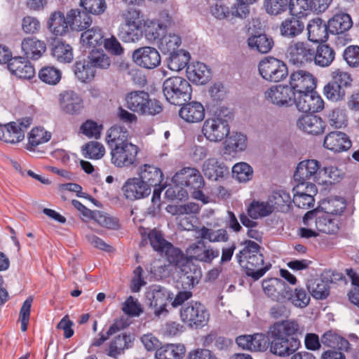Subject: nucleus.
Here are the masks:
<instances>
[{"instance_id": "nucleus-1", "label": "nucleus", "mask_w": 359, "mask_h": 359, "mask_svg": "<svg viewBox=\"0 0 359 359\" xmlns=\"http://www.w3.org/2000/svg\"><path fill=\"white\" fill-rule=\"evenodd\" d=\"M299 325L294 320H285L273 324L269 331V351L279 357H287L299 347Z\"/></svg>"}, {"instance_id": "nucleus-2", "label": "nucleus", "mask_w": 359, "mask_h": 359, "mask_svg": "<svg viewBox=\"0 0 359 359\" xmlns=\"http://www.w3.org/2000/svg\"><path fill=\"white\" fill-rule=\"evenodd\" d=\"M172 181L177 186V194H175V190L172 191L175 198L182 200L187 198L189 192L194 198L203 203L208 202V198L203 192L205 181L198 169L184 167L175 173Z\"/></svg>"}, {"instance_id": "nucleus-3", "label": "nucleus", "mask_w": 359, "mask_h": 359, "mask_svg": "<svg viewBox=\"0 0 359 359\" xmlns=\"http://www.w3.org/2000/svg\"><path fill=\"white\" fill-rule=\"evenodd\" d=\"M260 249L261 247L257 243L246 241L244 243V248L236 256L246 275L254 280L262 278L271 267L270 263L264 264V256Z\"/></svg>"}, {"instance_id": "nucleus-4", "label": "nucleus", "mask_w": 359, "mask_h": 359, "mask_svg": "<svg viewBox=\"0 0 359 359\" xmlns=\"http://www.w3.org/2000/svg\"><path fill=\"white\" fill-rule=\"evenodd\" d=\"M233 117L227 107H219L211 117L203 122L201 133L205 139L211 142H219L226 139L230 133L229 121Z\"/></svg>"}, {"instance_id": "nucleus-5", "label": "nucleus", "mask_w": 359, "mask_h": 359, "mask_svg": "<svg viewBox=\"0 0 359 359\" xmlns=\"http://www.w3.org/2000/svg\"><path fill=\"white\" fill-rule=\"evenodd\" d=\"M121 22L117 35L124 43H135L143 36L142 22L140 11L129 8L120 12Z\"/></svg>"}, {"instance_id": "nucleus-6", "label": "nucleus", "mask_w": 359, "mask_h": 359, "mask_svg": "<svg viewBox=\"0 0 359 359\" xmlns=\"http://www.w3.org/2000/svg\"><path fill=\"white\" fill-rule=\"evenodd\" d=\"M126 107L134 113L144 116H155L163 111V105L156 100L150 99L148 93L134 90L126 95Z\"/></svg>"}, {"instance_id": "nucleus-7", "label": "nucleus", "mask_w": 359, "mask_h": 359, "mask_svg": "<svg viewBox=\"0 0 359 359\" xmlns=\"http://www.w3.org/2000/svg\"><path fill=\"white\" fill-rule=\"evenodd\" d=\"M163 92L170 104L181 105L191 100L192 88L185 79L180 76H171L164 81Z\"/></svg>"}, {"instance_id": "nucleus-8", "label": "nucleus", "mask_w": 359, "mask_h": 359, "mask_svg": "<svg viewBox=\"0 0 359 359\" xmlns=\"http://www.w3.org/2000/svg\"><path fill=\"white\" fill-rule=\"evenodd\" d=\"M182 321L188 327L194 329L205 326L210 319V313L205 305L197 301H191L184 304L180 311Z\"/></svg>"}, {"instance_id": "nucleus-9", "label": "nucleus", "mask_w": 359, "mask_h": 359, "mask_svg": "<svg viewBox=\"0 0 359 359\" xmlns=\"http://www.w3.org/2000/svg\"><path fill=\"white\" fill-rule=\"evenodd\" d=\"M258 71L263 79L271 83L282 81L288 75L287 65L271 56L265 57L259 62Z\"/></svg>"}, {"instance_id": "nucleus-10", "label": "nucleus", "mask_w": 359, "mask_h": 359, "mask_svg": "<svg viewBox=\"0 0 359 359\" xmlns=\"http://www.w3.org/2000/svg\"><path fill=\"white\" fill-rule=\"evenodd\" d=\"M313 49V46L307 41H292L287 48L286 57L291 65L303 67L311 63Z\"/></svg>"}, {"instance_id": "nucleus-11", "label": "nucleus", "mask_w": 359, "mask_h": 359, "mask_svg": "<svg viewBox=\"0 0 359 359\" xmlns=\"http://www.w3.org/2000/svg\"><path fill=\"white\" fill-rule=\"evenodd\" d=\"M32 123V119L30 117H25L6 124L0 123V140L11 144L21 142Z\"/></svg>"}, {"instance_id": "nucleus-12", "label": "nucleus", "mask_w": 359, "mask_h": 359, "mask_svg": "<svg viewBox=\"0 0 359 359\" xmlns=\"http://www.w3.org/2000/svg\"><path fill=\"white\" fill-rule=\"evenodd\" d=\"M139 147L130 142L111 149V161L117 168H128L137 163Z\"/></svg>"}, {"instance_id": "nucleus-13", "label": "nucleus", "mask_w": 359, "mask_h": 359, "mask_svg": "<svg viewBox=\"0 0 359 359\" xmlns=\"http://www.w3.org/2000/svg\"><path fill=\"white\" fill-rule=\"evenodd\" d=\"M332 217L327 214L317 216L314 211H309L304 215L303 222L305 226H315V229L319 232L334 234L339 229V221Z\"/></svg>"}, {"instance_id": "nucleus-14", "label": "nucleus", "mask_w": 359, "mask_h": 359, "mask_svg": "<svg viewBox=\"0 0 359 359\" xmlns=\"http://www.w3.org/2000/svg\"><path fill=\"white\" fill-rule=\"evenodd\" d=\"M322 170L320 164L317 160L311 159L301 161L296 168L294 179L297 182L302 184L307 180H313L319 184L327 183L326 179H321Z\"/></svg>"}, {"instance_id": "nucleus-15", "label": "nucleus", "mask_w": 359, "mask_h": 359, "mask_svg": "<svg viewBox=\"0 0 359 359\" xmlns=\"http://www.w3.org/2000/svg\"><path fill=\"white\" fill-rule=\"evenodd\" d=\"M185 252L191 261L212 264L219 255V250L211 245H206L203 241H198L188 246Z\"/></svg>"}, {"instance_id": "nucleus-16", "label": "nucleus", "mask_w": 359, "mask_h": 359, "mask_svg": "<svg viewBox=\"0 0 359 359\" xmlns=\"http://www.w3.org/2000/svg\"><path fill=\"white\" fill-rule=\"evenodd\" d=\"M294 104L299 111L309 114L318 112L324 108V101L315 90L294 94Z\"/></svg>"}, {"instance_id": "nucleus-17", "label": "nucleus", "mask_w": 359, "mask_h": 359, "mask_svg": "<svg viewBox=\"0 0 359 359\" xmlns=\"http://www.w3.org/2000/svg\"><path fill=\"white\" fill-rule=\"evenodd\" d=\"M290 88L295 95L311 92L317 85V79L311 72L305 70L293 72L290 76Z\"/></svg>"}, {"instance_id": "nucleus-18", "label": "nucleus", "mask_w": 359, "mask_h": 359, "mask_svg": "<svg viewBox=\"0 0 359 359\" xmlns=\"http://www.w3.org/2000/svg\"><path fill=\"white\" fill-rule=\"evenodd\" d=\"M135 63L142 68L152 69L161 64V55L158 51L151 46H144L135 50L133 53Z\"/></svg>"}, {"instance_id": "nucleus-19", "label": "nucleus", "mask_w": 359, "mask_h": 359, "mask_svg": "<svg viewBox=\"0 0 359 359\" xmlns=\"http://www.w3.org/2000/svg\"><path fill=\"white\" fill-rule=\"evenodd\" d=\"M121 190L126 199L136 201L148 197L151 189L140 177H134L124 182Z\"/></svg>"}, {"instance_id": "nucleus-20", "label": "nucleus", "mask_w": 359, "mask_h": 359, "mask_svg": "<svg viewBox=\"0 0 359 359\" xmlns=\"http://www.w3.org/2000/svg\"><path fill=\"white\" fill-rule=\"evenodd\" d=\"M146 298L149 306L154 309V313L159 316L164 311L167 312L165 307L170 299H172L170 293L163 287L153 285L146 293Z\"/></svg>"}, {"instance_id": "nucleus-21", "label": "nucleus", "mask_w": 359, "mask_h": 359, "mask_svg": "<svg viewBox=\"0 0 359 359\" xmlns=\"http://www.w3.org/2000/svg\"><path fill=\"white\" fill-rule=\"evenodd\" d=\"M265 99L277 106H290L294 104V93L288 86H273L264 93Z\"/></svg>"}, {"instance_id": "nucleus-22", "label": "nucleus", "mask_w": 359, "mask_h": 359, "mask_svg": "<svg viewBox=\"0 0 359 359\" xmlns=\"http://www.w3.org/2000/svg\"><path fill=\"white\" fill-rule=\"evenodd\" d=\"M61 110L68 114H79L83 109L82 98L73 90H65L59 95Z\"/></svg>"}, {"instance_id": "nucleus-23", "label": "nucleus", "mask_w": 359, "mask_h": 359, "mask_svg": "<svg viewBox=\"0 0 359 359\" xmlns=\"http://www.w3.org/2000/svg\"><path fill=\"white\" fill-rule=\"evenodd\" d=\"M180 282L184 290H191L196 285L201 276V268L188 259L180 268Z\"/></svg>"}, {"instance_id": "nucleus-24", "label": "nucleus", "mask_w": 359, "mask_h": 359, "mask_svg": "<svg viewBox=\"0 0 359 359\" xmlns=\"http://www.w3.org/2000/svg\"><path fill=\"white\" fill-rule=\"evenodd\" d=\"M263 290L264 293L272 300L280 302H287V299L289 298L287 289V285L284 281L278 279H270L263 282Z\"/></svg>"}, {"instance_id": "nucleus-25", "label": "nucleus", "mask_w": 359, "mask_h": 359, "mask_svg": "<svg viewBox=\"0 0 359 359\" xmlns=\"http://www.w3.org/2000/svg\"><path fill=\"white\" fill-rule=\"evenodd\" d=\"M7 67L12 74L20 79L30 80L35 75L34 66L26 57H14Z\"/></svg>"}, {"instance_id": "nucleus-26", "label": "nucleus", "mask_w": 359, "mask_h": 359, "mask_svg": "<svg viewBox=\"0 0 359 359\" xmlns=\"http://www.w3.org/2000/svg\"><path fill=\"white\" fill-rule=\"evenodd\" d=\"M179 111V115L182 119L189 123H198L205 118V108L203 105L197 101L184 103Z\"/></svg>"}, {"instance_id": "nucleus-27", "label": "nucleus", "mask_w": 359, "mask_h": 359, "mask_svg": "<svg viewBox=\"0 0 359 359\" xmlns=\"http://www.w3.org/2000/svg\"><path fill=\"white\" fill-rule=\"evenodd\" d=\"M297 126L308 134L318 135L324 133L326 124L320 116L309 114L298 118Z\"/></svg>"}, {"instance_id": "nucleus-28", "label": "nucleus", "mask_w": 359, "mask_h": 359, "mask_svg": "<svg viewBox=\"0 0 359 359\" xmlns=\"http://www.w3.org/2000/svg\"><path fill=\"white\" fill-rule=\"evenodd\" d=\"M306 29L308 39L311 42L321 44L328 39L330 32L328 25L320 18L310 20Z\"/></svg>"}, {"instance_id": "nucleus-29", "label": "nucleus", "mask_w": 359, "mask_h": 359, "mask_svg": "<svg viewBox=\"0 0 359 359\" xmlns=\"http://www.w3.org/2000/svg\"><path fill=\"white\" fill-rule=\"evenodd\" d=\"M323 146L334 152H341L351 147V142L346 134L340 131L330 132L324 138Z\"/></svg>"}, {"instance_id": "nucleus-30", "label": "nucleus", "mask_w": 359, "mask_h": 359, "mask_svg": "<svg viewBox=\"0 0 359 359\" xmlns=\"http://www.w3.org/2000/svg\"><path fill=\"white\" fill-rule=\"evenodd\" d=\"M21 49L27 59L37 60L46 50V45L43 41L34 36L25 37L21 42Z\"/></svg>"}, {"instance_id": "nucleus-31", "label": "nucleus", "mask_w": 359, "mask_h": 359, "mask_svg": "<svg viewBox=\"0 0 359 359\" xmlns=\"http://www.w3.org/2000/svg\"><path fill=\"white\" fill-rule=\"evenodd\" d=\"M304 29V23L302 20L293 14L284 19L279 26L280 35L291 39L299 36Z\"/></svg>"}, {"instance_id": "nucleus-32", "label": "nucleus", "mask_w": 359, "mask_h": 359, "mask_svg": "<svg viewBox=\"0 0 359 359\" xmlns=\"http://www.w3.org/2000/svg\"><path fill=\"white\" fill-rule=\"evenodd\" d=\"M139 177L151 189L152 187H156L163 180L162 170L152 164L145 163L139 168Z\"/></svg>"}, {"instance_id": "nucleus-33", "label": "nucleus", "mask_w": 359, "mask_h": 359, "mask_svg": "<svg viewBox=\"0 0 359 359\" xmlns=\"http://www.w3.org/2000/svg\"><path fill=\"white\" fill-rule=\"evenodd\" d=\"M186 72L190 81L199 85L205 84L211 77L210 70L207 65L199 62L189 65Z\"/></svg>"}, {"instance_id": "nucleus-34", "label": "nucleus", "mask_w": 359, "mask_h": 359, "mask_svg": "<svg viewBox=\"0 0 359 359\" xmlns=\"http://www.w3.org/2000/svg\"><path fill=\"white\" fill-rule=\"evenodd\" d=\"M335 59V51L327 44H319L313 49L311 62L320 67H327Z\"/></svg>"}, {"instance_id": "nucleus-35", "label": "nucleus", "mask_w": 359, "mask_h": 359, "mask_svg": "<svg viewBox=\"0 0 359 359\" xmlns=\"http://www.w3.org/2000/svg\"><path fill=\"white\" fill-rule=\"evenodd\" d=\"M67 19L71 29L77 32L88 29L92 23L88 13L79 9H71L67 13Z\"/></svg>"}, {"instance_id": "nucleus-36", "label": "nucleus", "mask_w": 359, "mask_h": 359, "mask_svg": "<svg viewBox=\"0 0 359 359\" xmlns=\"http://www.w3.org/2000/svg\"><path fill=\"white\" fill-rule=\"evenodd\" d=\"M104 41V33L98 27L87 29L81 36V43L85 48L97 50L101 47Z\"/></svg>"}, {"instance_id": "nucleus-37", "label": "nucleus", "mask_w": 359, "mask_h": 359, "mask_svg": "<svg viewBox=\"0 0 359 359\" xmlns=\"http://www.w3.org/2000/svg\"><path fill=\"white\" fill-rule=\"evenodd\" d=\"M131 342L130 334L126 332L116 336L109 344L106 349L108 356L116 359L126 349H128Z\"/></svg>"}, {"instance_id": "nucleus-38", "label": "nucleus", "mask_w": 359, "mask_h": 359, "mask_svg": "<svg viewBox=\"0 0 359 359\" xmlns=\"http://www.w3.org/2000/svg\"><path fill=\"white\" fill-rule=\"evenodd\" d=\"M204 346H211L212 344L215 350L219 351H229L233 345L230 338L219 335L217 332H211L202 338Z\"/></svg>"}, {"instance_id": "nucleus-39", "label": "nucleus", "mask_w": 359, "mask_h": 359, "mask_svg": "<svg viewBox=\"0 0 359 359\" xmlns=\"http://www.w3.org/2000/svg\"><path fill=\"white\" fill-rule=\"evenodd\" d=\"M48 28L56 36H63L69 30L67 18L60 11H54L49 17L47 22Z\"/></svg>"}, {"instance_id": "nucleus-40", "label": "nucleus", "mask_w": 359, "mask_h": 359, "mask_svg": "<svg viewBox=\"0 0 359 359\" xmlns=\"http://www.w3.org/2000/svg\"><path fill=\"white\" fill-rule=\"evenodd\" d=\"M320 208L325 213L331 216L341 215L346 208L344 198L338 196H330L321 201Z\"/></svg>"}, {"instance_id": "nucleus-41", "label": "nucleus", "mask_w": 359, "mask_h": 359, "mask_svg": "<svg viewBox=\"0 0 359 359\" xmlns=\"http://www.w3.org/2000/svg\"><path fill=\"white\" fill-rule=\"evenodd\" d=\"M197 232L200 241H207L212 243H226L229 239L226 229L223 228L215 230L203 226Z\"/></svg>"}, {"instance_id": "nucleus-42", "label": "nucleus", "mask_w": 359, "mask_h": 359, "mask_svg": "<svg viewBox=\"0 0 359 359\" xmlns=\"http://www.w3.org/2000/svg\"><path fill=\"white\" fill-rule=\"evenodd\" d=\"M351 16L347 13H337L330 18L327 22L331 34H339L348 31L352 27Z\"/></svg>"}, {"instance_id": "nucleus-43", "label": "nucleus", "mask_w": 359, "mask_h": 359, "mask_svg": "<svg viewBox=\"0 0 359 359\" xmlns=\"http://www.w3.org/2000/svg\"><path fill=\"white\" fill-rule=\"evenodd\" d=\"M128 131L123 126L114 125L107 131L106 141L110 149L128 142Z\"/></svg>"}, {"instance_id": "nucleus-44", "label": "nucleus", "mask_w": 359, "mask_h": 359, "mask_svg": "<svg viewBox=\"0 0 359 359\" xmlns=\"http://www.w3.org/2000/svg\"><path fill=\"white\" fill-rule=\"evenodd\" d=\"M321 342L332 349L348 351L350 348V343L347 339L331 330L323 334Z\"/></svg>"}, {"instance_id": "nucleus-45", "label": "nucleus", "mask_w": 359, "mask_h": 359, "mask_svg": "<svg viewBox=\"0 0 359 359\" xmlns=\"http://www.w3.org/2000/svg\"><path fill=\"white\" fill-rule=\"evenodd\" d=\"M51 55L61 63H69L74 58L72 48L62 41H55L52 44Z\"/></svg>"}, {"instance_id": "nucleus-46", "label": "nucleus", "mask_w": 359, "mask_h": 359, "mask_svg": "<svg viewBox=\"0 0 359 359\" xmlns=\"http://www.w3.org/2000/svg\"><path fill=\"white\" fill-rule=\"evenodd\" d=\"M74 73L79 81L87 83L93 80L95 70L88 60H81L74 63Z\"/></svg>"}, {"instance_id": "nucleus-47", "label": "nucleus", "mask_w": 359, "mask_h": 359, "mask_svg": "<svg viewBox=\"0 0 359 359\" xmlns=\"http://www.w3.org/2000/svg\"><path fill=\"white\" fill-rule=\"evenodd\" d=\"M247 212L253 219L266 217L273 212V205L267 201L253 200L247 208Z\"/></svg>"}, {"instance_id": "nucleus-48", "label": "nucleus", "mask_w": 359, "mask_h": 359, "mask_svg": "<svg viewBox=\"0 0 359 359\" xmlns=\"http://www.w3.org/2000/svg\"><path fill=\"white\" fill-rule=\"evenodd\" d=\"M185 347L182 344H166L157 349V359H182L185 353Z\"/></svg>"}, {"instance_id": "nucleus-49", "label": "nucleus", "mask_w": 359, "mask_h": 359, "mask_svg": "<svg viewBox=\"0 0 359 359\" xmlns=\"http://www.w3.org/2000/svg\"><path fill=\"white\" fill-rule=\"evenodd\" d=\"M128 324L123 318L115 320L114 323L109 326L106 333L101 332L98 334L99 337L93 340L91 344V346L99 347L102 346L106 341L109 339L111 336L124 330L128 327Z\"/></svg>"}, {"instance_id": "nucleus-50", "label": "nucleus", "mask_w": 359, "mask_h": 359, "mask_svg": "<svg viewBox=\"0 0 359 359\" xmlns=\"http://www.w3.org/2000/svg\"><path fill=\"white\" fill-rule=\"evenodd\" d=\"M268 201L273 205V212L275 210L280 212L287 210L292 202L290 194L285 190L273 191Z\"/></svg>"}, {"instance_id": "nucleus-51", "label": "nucleus", "mask_w": 359, "mask_h": 359, "mask_svg": "<svg viewBox=\"0 0 359 359\" xmlns=\"http://www.w3.org/2000/svg\"><path fill=\"white\" fill-rule=\"evenodd\" d=\"M203 171L205 177L208 179L217 180L219 177L224 176V173L226 171V168L224 165L219 163L216 158H211L204 162Z\"/></svg>"}, {"instance_id": "nucleus-52", "label": "nucleus", "mask_w": 359, "mask_h": 359, "mask_svg": "<svg viewBox=\"0 0 359 359\" xmlns=\"http://www.w3.org/2000/svg\"><path fill=\"white\" fill-rule=\"evenodd\" d=\"M248 44L251 49L256 50L261 53H267L271 50L273 41L272 38L268 37L266 34H259L249 37Z\"/></svg>"}, {"instance_id": "nucleus-53", "label": "nucleus", "mask_w": 359, "mask_h": 359, "mask_svg": "<svg viewBox=\"0 0 359 359\" xmlns=\"http://www.w3.org/2000/svg\"><path fill=\"white\" fill-rule=\"evenodd\" d=\"M51 138V133L41 127L32 128L28 135L27 149L32 151L38 145L48 142Z\"/></svg>"}, {"instance_id": "nucleus-54", "label": "nucleus", "mask_w": 359, "mask_h": 359, "mask_svg": "<svg viewBox=\"0 0 359 359\" xmlns=\"http://www.w3.org/2000/svg\"><path fill=\"white\" fill-rule=\"evenodd\" d=\"M181 44V39L176 34H165L160 39L157 45L160 50L163 54H171L179 50L178 48Z\"/></svg>"}, {"instance_id": "nucleus-55", "label": "nucleus", "mask_w": 359, "mask_h": 359, "mask_svg": "<svg viewBox=\"0 0 359 359\" xmlns=\"http://www.w3.org/2000/svg\"><path fill=\"white\" fill-rule=\"evenodd\" d=\"M306 287L313 298L325 299L330 294V286L322 279L311 280L306 283Z\"/></svg>"}, {"instance_id": "nucleus-56", "label": "nucleus", "mask_w": 359, "mask_h": 359, "mask_svg": "<svg viewBox=\"0 0 359 359\" xmlns=\"http://www.w3.org/2000/svg\"><path fill=\"white\" fill-rule=\"evenodd\" d=\"M144 36L146 39L151 42L157 43L160 39L166 33L158 21L151 20L144 22Z\"/></svg>"}, {"instance_id": "nucleus-57", "label": "nucleus", "mask_w": 359, "mask_h": 359, "mask_svg": "<svg viewBox=\"0 0 359 359\" xmlns=\"http://www.w3.org/2000/svg\"><path fill=\"white\" fill-rule=\"evenodd\" d=\"M169 55L168 67L170 70L179 72L189 65L188 63L190 59L189 53L179 50Z\"/></svg>"}, {"instance_id": "nucleus-58", "label": "nucleus", "mask_w": 359, "mask_h": 359, "mask_svg": "<svg viewBox=\"0 0 359 359\" xmlns=\"http://www.w3.org/2000/svg\"><path fill=\"white\" fill-rule=\"evenodd\" d=\"M289 298L287 302L291 303L299 308L306 307L310 302V295L306 292V290L302 287H297L294 290L288 286L287 289Z\"/></svg>"}, {"instance_id": "nucleus-59", "label": "nucleus", "mask_w": 359, "mask_h": 359, "mask_svg": "<svg viewBox=\"0 0 359 359\" xmlns=\"http://www.w3.org/2000/svg\"><path fill=\"white\" fill-rule=\"evenodd\" d=\"M88 62H90L93 69L99 68L107 69L110 67V57L103 51V50L97 48V50H91L88 55Z\"/></svg>"}, {"instance_id": "nucleus-60", "label": "nucleus", "mask_w": 359, "mask_h": 359, "mask_svg": "<svg viewBox=\"0 0 359 359\" xmlns=\"http://www.w3.org/2000/svg\"><path fill=\"white\" fill-rule=\"evenodd\" d=\"M163 252H165V257L170 264L178 269L189 259L187 254L184 255L180 249L174 247L171 243Z\"/></svg>"}, {"instance_id": "nucleus-61", "label": "nucleus", "mask_w": 359, "mask_h": 359, "mask_svg": "<svg viewBox=\"0 0 359 359\" xmlns=\"http://www.w3.org/2000/svg\"><path fill=\"white\" fill-rule=\"evenodd\" d=\"M288 6L290 13L299 18L306 17L312 13L310 0H290Z\"/></svg>"}, {"instance_id": "nucleus-62", "label": "nucleus", "mask_w": 359, "mask_h": 359, "mask_svg": "<svg viewBox=\"0 0 359 359\" xmlns=\"http://www.w3.org/2000/svg\"><path fill=\"white\" fill-rule=\"evenodd\" d=\"M61 76L62 72L55 67H43L39 72L40 80L49 85H55L59 83Z\"/></svg>"}, {"instance_id": "nucleus-63", "label": "nucleus", "mask_w": 359, "mask_h": 359, "mask_svg": "<svg viewBox=\"0 0 359 359\" xmlns=\"http://www.w3.org/2000/svg\"><path fill=\"white\" fill-rule=\"evenodd\" d=\"M289 0H264V8L267 14L276 16L288 8Z\"/></svg>"}, {"instance_id": "nucleus-64", "label": "nucleus", "mask_w": 359, "mask_h": 359, "mask_svg": "<svg viewBox=\"0 0 359 359\" xmlns=\"http://www.w3.org/2000/svg\"><path fill=\"white\" fill-rule=\"evenodd\" d=\"M233 177L241 182H245L252 179L253 175L252 168L245 162L235 164L232 168Z\"/></svg>"}]
</instances>
